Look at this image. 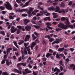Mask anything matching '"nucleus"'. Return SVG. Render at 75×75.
<instances>
[{"label": "nucleus", "mask_w": 75, "mask_h": 75, "mask_svg": "<svg viewBox=\"0 0 75 75\" xmlns=\"http://www.w3.org/2000/svg\"><path fill=\"white\" fill-rule=\"evenodd\" d=\"M47 9L50 11L54 10L55 12H58L59 10V7L56 6V8H54L53 6H52L50 7H48Z\"/></svg>", "instance_id": "nucleus-1"}, {"label": "nucleus", "mask_w": 75, "mask_h": 75, "mask_svg": "<svg viewBox=\"0 0 75 75\" xmlns=\"http://www.w3.org/2000/svg\"><path fill=\"white\" fill-rule=\"evenodd\" d=\"M5 6L7 9L9 10H11L13 9L12 6L8 2H6V4H5Z\"/></svg>", "instance_id": "nucleus-2"}, {"label": "nucleus", "mask_w": 75, "mask_h": 75, "mask_svg": "<svg viewBox=\"0 0 75 75\" xmlns=\"http://www.w3.org/2000/svg\"><path fill=\"white\" fill-rule=\"evenodd\" d=\"M58 27L59 28H62L63 30H67L68 28V26L67 25H64V24L60 23L58 25Z\"/></svg>", "instance_id": "nucleus-3"}, {"label": "nucleus", "mask_w": 75, "mask_h": 75, "mask_svg": "<svg viewBox=\"0 0 75 75\" xmlns=\"http://www.w3.org/2000/svg\"><path fill=\"white\" fill-rule=\"evenodd\" d=\"M56 41H55L52 43V45H53V44H55V43L56 44H59V42H61V41H62V38H61L59 39L58 38H57L56 39Z\"/></svg>", "instance_id": "nucleus-4"}, {"label": "nucleus", "mask_w": 75, "mask_h": 75, "mask_svg": "<svg viewBox=\"0 0 75 75\" xmlns=\"http://www.w3.org/2000/svg\"><path fill=\"white\" fill-rule=\"evenodd\" d=\"M28 11V10L26 9H23L22 10L19 9L16 10V12H20V13H22L23 11Z\"/></svg>", "instance_id": "nucleus-5"}, {"label": "nucleus", "mask_w": 75, "mask_h": 75, "mask_svg": "<svg viewBox=\"0 0 75 75\" xmlns=\"http://www.w3.org/2000/svg\"><path fill=\"white\" fill-rule=\"evenodd\" d=\"M17 31V29L15 28L14 26H13L11 29V33H14Z\"/></svg>", "instance_id": "nucleus-6"}, {"label": "nucleus", "mask_w": 75, "mask_h": 75, "mask_svg": "<svg viewBox=\"0 0 75 75\" xmlns=\"http://www.w3.org/2000/svg\"><path fill=\"white\" fill-rule=\"evenodd\" d=\"M22 65L23 67H25L27 65V63H20L17 64V67L18 66H21Z\"/></svg>", "instance_id": "nucleus-7"}, {"label": "nucleus", "mask_w": 75, "mask_h": 75, "mask_svg": "<svg viewBox=\"0 0 75 75\" xmlns=\"http://www.w3.org/2000/svg\"><path fill=\"white\" fill-rule=\"evenodd\" d=\"M30 35H27L26 36V37L24 40V41L25 42H26V41H29V40H30Z\"/></svg>", "instance_id": "nucleus-8"}, {"label": "nucleus", "mask_w": 75, "mask_h": 75, "mask_svg": "<svg viewBox=\"0 0 75 75\" xmlns=\"http://www.w3.org/2000/svg\"><path fill=\"white\" fill-rule=\"evenodd\" d=\"M25 29L27 30V31H30L31 29V27L30 26L27 25L25 27Z\"/></svg>", "instance_id": "nucleus-9"}, {"label": "nucleus", "mask_w": 75, "mask_h": 75, "mask_svg": "<svg viewBox=\"0 0 75 75\" xmlns=\"http://www.w3.org/2000/svg\"><path fill=\"white\" fill-rule=\"evenodd\" d=\"M59 0H54V1H51V0H49L47 1V2L48 3H50V5L51 4H52L53 2L58 1Z\"/></svg>", "instance_id": "nucleus-10"}, {"label": "nucleus", "mask_w": 75, "mask_h": 75, "mask_svg": "<svg viewBox=\"0 0 75 75\" xmlns=\"http://www.w3.org/2000/svg\"><path fill=\"white\" fill-rule=\"evenodd\" d=\"M13 71L14 72H15V73H17L18 74H22V72H20L19 70L16 69H14Z\"/></svg>", "instance_id": "nucleus-11"}, {"label": "nucleus", "mask_w": 75, "mask_h": 75, "mask_svg": "<svg viewBox=\"0 0 75 75\" xmlns=\"http://www.w3.org/2000/svg\"><path fill=\"white\" fill-rule=\"evenodd\" d=\"M12 50V48L11 47H10L8 48L6 50V54H7V55L8 54V52L10 53V51Z\"/></svg>", "instance_id": "nucleus-12"}, {"label": "nucleus", "mask_w": 75, "mask_h": 75, "mask_svg": "<svg viewBox=\"0 0 75 75\" xmlns=\"http://www.w3.org/2000/svg\"><path fill=\"white\" fill-rule=\"evenodd\" d=\"M27 48H24L23 50V52L22 53V54H24L25 55H27Z\"/></svg>", "instance_id": "nucleus-13"}, {"label": "nucleus", "mask_w": 75, "mask_h": 75, "mask_svg": "<svg viewBox=\"0 0 75 75\" xmlns=\"http://www.w3.org/2000/svg\"><path fill=\"white\" fill-rule=\"evenodd\" d=\"M36 43H35L34 42H33L31 46V47L32 50H33V47L35 46V45H36Z\"/></svg>", "instance_id": "nucleus-14"}, {"label": "nucleus", "mask_w": 75, "mask_h": 75, "mask_svg": "<svg viewBox=\"0 0 75 75\" xmlns=\"http://www.w3.org/2000/svg\"><path fill=\"white\" fill-rule=\"evenodd\" d=\"M30 22V21L28 20L27 19H25L24 20V24L25 25H26L28 23Z\"/></svg>", "instance_id": "nucleus-15"}, {"label": "nucleus", "mask_w": 75, "mask_h": 75, "mask_svg": "<svg viewBox=\"0 0 75 75\" xmlns=\"http://www.w3.org/2000/svg\"><path fill=\"white\" fill-rule=\"evenodd\" d=\"M40 11V13L41 14H46V13H48V11H47V10H45L44 11Z\"/></svg>", "instance_id": "nucleus-16"}, {"label": "nucleus", "mask_w": 75, "mask_h": 75, "mask_svg": "<svg viewBox=\"0 0 75 75\" xmlns=\"http://www.w3.org/2000/svg\"><path fill=\"white\" fill-rule=\"evenodd\" d=\"M24 45L25 47V48H27V49H28V48H30V46H28V47H27V43L25 42L24 43Z\"/></svg>", "instance_id": "nucleus-17"}, {"label": "nucleus", "mask_w": 75, "mask_h": 75, "mask_svg": "<svg viewBox=\"0 0 75 75\" xmlns=\"http://www.w3.org/2000/svg\"><path fill=\"white\" fill-rule=\"evenodd\" d=\"M64 47H62L61 48H59L58 49V51L60 52H62L64 51Z\"/></svg>", "instance_id": "nucleus-18"}, {"label": "nucleus", "mask_w": 75, "mask_h": 75, "mask_svg": "<svg viewBox=\"0 0 75 75\" xmlns=\"http://www.w3.org/2000/svg\"><path fill=\"white\" fill-rule=\"evenodd\" d=\"M25 72L27 74L28 73H31V71H28V69H26L25 70Z\"/></svg>", "instance_id": "nucleus-19"}, {"label": "nucleus", "mask_w": 75, "mask_h": 75, "mask_svg": "<svg viewBox=\"0 0 75 75\" xmlns=\"http://www.w3.org/2000/svg\"><path fill=\"white\" fill-rule=\"evenodd\" d=\"M51 55H52V54L50 53H48L47 54L46 57L47 58H48Z\"/></svg>", "instance_id": "nucleus-20"}, {"label": "nucleus", "mask_w": 75, "mask_h": 75, "mask_svg": "<svg viewBox=\"0 0 75 75\" xmlns=\"http://www.w3.org/2000/svg\"><path fill=\"white\" fill-rule=\"evenodd\" d=\"M44 21H47V20H49V21H50V17H46L44 19Z\"/></svg>", "instance_id": "nucleus-21"}, {"label": "nucleus", "mask_w": 75, "mask_h": 75, "mask_svg": "<svg viewBox=\"0 0 75 75\" xmlns=\"http://www.w3.org/2000/svg\"><path fill=\"white\" fill-rule=\"evenodd\" d=\"M19 41H20V42H19L18 43L19 45H21V44H22L23 43H24V41L21 40H20Z\"/></svg>", "instance_id": "nucleus-22"}, {"label": "nucleus", "mask_w": 75, "mask_h": 75, "mask_svg": "<svg viewBox=\"0 0 75 75\" xmlns=\"http://www.w3.org/2000/svg\"><path fill=\"white\" fill-rule=\"evenodd\" d=\"M62 12H63V14H64V13H65V10L64 9H62V11H59V13H61Z\"/></svg>", "instance_id": "nucleus-23"}, {"label": "nucleus", "mask_w": 75, "mask_h": 75, "mask_svg": "<svg viewBox=\"0 0 75 75\" xmlns=\"http://www.w3.org/2000/svg\"><path fill=\"white\" fill-rule=\"evenodd\" d=\"M13 43L16 46V47L17 48H18V45H17V42L14 41L13 42Z\"/></svg>", "instance_id": "nucleus-24"}, {"label": "nucleus", "mask_w": 75, "mask_h": 75, "mask_svg": "<svg viewBox=\"0 0 75 75\" xmlns=\"http://www.w3.org/2000/svg\"><path fill=\"white\" fill-rule=\"evenodd\" d=\"M18 69L19 71V72H21V70H22V67H21L19 66H18Z\"/></svg>", "instance_id": "nucleus-25"}, {"label": "nucleus", "mask_w": 75, "mask_h": 75, "mask_svg": "<svg viewBox=\"0 0 75 75\" xmlns=\"http://www.w3.org/2000/svg\"><path fill=\"white\" fill-rule=\"evenodd\" d=\"M33 26L36 29H38L40 28V27L38 25H33Z\"/></svg>", "instance_id": "nucleus-26"}, {"label": "nucleus", "mask_w": 75, "mask_h": 75, "mask_svg": "<svg viewBox=\"0 0 75 75\" xmlns=\"http://www.w3.org/2000/svg\"><path fill=\"white\" fill-rule=\"evenodd\" d=\"M6 59H3L1 62V64H4L6 63Z\"/></svg>", "instance_id": "nucleus-27"}, {"label": "nucleus", "mask_w": 75, "mask_h": 75, "mask_svg": "<svg viewBox=\"0 0 75 75\" xmlns=\"http://www.w3.org/2000/svg\"><path fill=\"white\" fill-rule=\"evenodd\" d=\"M27 51L28 52V54H29V55H31L32 54V53H31V52L30 51V48H29L28 49Z\"/></svg>", "instance_id": "nucleus-28"}, {"label": "nucleus", "mask_w": 75, "mask_h": 75, "mask_svg": "<svg viewBox=\"0 0 75 75\" xmlns=\"http://www.w3.org/2000/svg\"><path fill=\"white\" fill-rule=\"evenodd\" d=\"M45 38H48V39H51V37L49 35H45Z\"/></svg>", "instance_id": "nucleus-29"}, {"label": "nucleus", "mask_w": 75, "mask_h": 75, "mask_svg": "<svg viewBox=\"0 0 75 75\" xmlns=\"http://www.w3.org/2000/svg\"><path fill=\"white\" fill-rule=\"evenodd\" d=\"M56 31H57V32H58L59 31H61L62 30V28H56L55 30Z\"/></svg>", "instance_id": "nucleus-30"}, {"label": "nucleus", "mask_w": 75, "mask_h": 75, "mask_svg": "<svg viewBox=\"0 0 75 75\" xmlns=\"http://www.w3.org/2000/svg\"><path fill=\"white\" fill-rule=\"evenodd\" d=\"M52 14H53V16H53L54 18H56L57 17V16H55V15H57V14H56V13H52Z\"/></svg>", "instance_id": "nucleus-31"}, {"label": "nucleus", "mask_w": 75, "mask_h": 75, "mask_svg": "<svg viewBox=\"0 0 75 75\" xmlns=\"http://www.w3.org/2000/svg\"><path fill=\"white\" fill-rule=\"evenodd\" d=\"M17 50H18V49H17V48H16V47H13V51H17Z\"/></svg>", "instance_id": "nucleus-32"}, {"label": "nucleus", "mask_w": 75, "mask_h": 75, "mask_svg": "<svg viewBox=\"0 0 75 75\" xmlns=\"http://www.w3.org/2000/svg\"><path fill=\"white\" fill-rule=\"evenodd\" d=\"M2 74L3 75H8V73L6 71H5L2 72Z\"/></svg>", "instance_id": "nucleus-33"}, {"label": "nucleus", "mask_w": 75, "mask_h": 75, "mask_svg": "<svg viewBox=\"0 0 75 75\" xmlns=\"http://www.w3.org/2000/svg\"><path fill=\"white\" fill-rule=\"evenodd\" d=\"M29 61H31V57H29L28 59L27 62H29Z\"/></svg>", "instance_id": "nucleus-34"}, {"label": "nucleus", "mask_w": 75, "mask_h": 75, "mask_svg": "<svg viewBox=\"0 0 75 75\" xmlns=\"http://www.w3.org/2000/svg\"><path fill=\"white\" fill-rule=\"evenodd\" d=\"M1 34H2L4 36L5 35V33H4V31H1Z\"/></svg>", "instance_id": "nucleus-35"}, {"label": "nucleus", "mask_w": 75, "mask_h": 75, "mask_svg": "<svg viewBox=\"0 0 75 75\" xmlns=\"http://www.w3.org/2000/svg\"><path fill=\"white\" fill-rule=\"evenodd\" d=\"M46 25L47 26H51V24L49 22H47L46 23Z\"/></svg>", "instance_id": "nucleus-36"}, {"label": "nucleus", "mask_w": 75, "mask_h": 75, "mask_svg": "<svg viewBox=\"0 0 75 75\" xmlns=\"http://www.w3.org/2000/svg\"><path fill=\"white\" fill-rule=\"evenodd\" d=\"M38 7L39 9L41 10H42V11H43V8H41V7L40 6H38Z\"/></svg>", "instance_id": "nucleus-37"}, {"label": "nucleus", "mask_w": 75, "mask_h": 75, "mask_svg": "<svg viewBox=\"0 0 75 75\" xmlns=\"http://www.w3.org/2000/svg\"><path fill=\"white\" fill-rule=\"evenodd\" d=\"M4 7L1 6H0V9H1V10H4Z\"/></svg>", "instance_id": "nucleus-38"}, {"label": "nucleus", "mask_w": 75, "mask_h": 75, "mask_svg": "<svg viewBox=\"0 0 75 75\" xmlns=\"http://www.w3.org/2000/svg\"><path fill=\"white\" fill-rule=\"evenodd\" d=\"M70 27V28L73 29V25H69L67 26V28Z\"/></svg>", "instance_id": "nucleus-39"}, {"label": "nucleus", "mask_w": 75, "mask_h": 75, "mask_svg": "<svg viewBox=\"0 0 75 75\" xmlns=\"http://www.w3.org/2000/svg\"><path fill=\"white\" fill-rule=\"evenodd\" d=\"M30 2L29 1H28V2H27L25 3V5H26V6H28V4Z\"/></svg>", "instance_id": "nucleus-40"}, {"label": "nucleus", "mask_w": 75, "mask_h": 75, "mask_svg": "<svg viewBox=\"0 0 75 75\" xmlns=\"http://www.w3.org/2000/svg\"><path fill=\"white\" fill-rule=\"evenodd\" d=\"M66 20V18L65 17H63L61 18V20L62 21H65Z\"/></svg>", "instance_id": "nucleus-41"}, {"label": "nucleus", "mask_w": 75, "mask_h": 75, "mask_svg": "<svg viewBox=\"0 0 75 75\" xmlns=\"http://www.w3.org/2000/svg\"><path fill=\"white\" fill-rule=\"evenodd\" d=\"M43 14H40V13H37L36 15L37 17H38V16H43Z\"/></svg>", "instance_id": "nucleus-42"}, {"label": "nucleus", "mask_w": 75, "mask_h": 75, "mask_svg": "<svg viewBox=\"0 0 75 75\" xmlns=\"http://www.w3.org/2000/svg\"><path fill=\"white\" fill-rule=\"evenodd\" d=\"M49 41H50V42H52L53 41H54V39H53V38H50V39L49 40Z\"/></svg>", "instance_id": "nucleus-43"}, {"label": "nucleus", "mask_w": 75, "mask_h": 75, "mask_svg": "<svg viewBox=\"0 0 75 75\" xmlns=\"http://www.w3.org/2000/svg\"><path fill=\"white\" fill-rule=\"evenodd\" d=\"M59 54H58L57 53L56 54V58H59V59L60 58V57H59Z\"/></svg>", "instance_id": "nucleus-44"}, {"label": "nucleus", "mask_w": 75, "mask_h": 75, "mask_svg": "<svg viewBox=\"0 0 75 75\" xmlns=\"http://www.w3.org/2000/svg\"><path fill=\"white\" fill-rule=\"evenodd\" d=\"M65 23L67 25H69V21H66Z\"/></svg>", "instance_id": "nucleus-45"}, {"label": "nucleus", "mask_w": 75, "mask_h": 75, "mask_svg": "<svg viewBox=\"0 0 75 75\" xmlns=\"http://www.w3.org/2000/svg\"><path fill=\"white\" fill-rule=\"evenodd\" d=\"M42 44H45V45H46V42L44 40H43L42 42Z\"/></svg>", "instance_id": "nucleus-46"}, {"label": "nucleus", "mask_w": 75, "mask_h": 75, "mask_svg": "<svg viewBox=\"0 0 75 75\" xmlns=\"http://www.w3.org/2000/svg\"><path fill=\"white\" fill-rule=\"evenodd\" d=\"M61 7H65V4L63 3H62L61 4Z\"/></svg>", "instance_id": "nucleus-47"}, {"label": "nucleus", "mask_w": 75, "mask_h": 75, "mask_svg": "<svg viewBox=\"0 0 75 75\" xmlns=\"http://www.w3.org/2000/svg\"><path fill=\"white\" fill-rule=\"evenodd\" d=\"M60 69L61 71H62V70H63V67L61 66H60Z\"/></svg>", "instance_id": "nucleus-48"}, {"label": "nucleus", "mask_w": 75, "mask_h": 75, "mask_svg": "<svg viewBox=\"0 0 75 75\" xmlns=\"http://www.w3.org/2000/svg\"><path fill=\"white\" fill-rule=\"evenodd\" d=\"M9 18L11 20H13V19H14V18H13V16H12L11 15L9 16Z\"/></svg>", "instance_id": "nucleus-49"}, {"label": "nucleus", "mask_w": 75, "mask_h": 75, "mask_svg": "<svg viewBox=\"0 0 75 75\" xmlns=\"http://www.w3.org/2000/svg\"><path fill=\"white\" fill-rule=\"evenodd\" d=\"M23 17H27V15L26 14L24 13L22 14V15Z\"/></svg>", "instance_id": "nucleus-50"}, {"label": "nucleus", "mask_w": 75, "mask_h": 75, "mask_svg": "<svg viewBox=\"0 0 75 75\" xmlns=\"http://www.w3.org/2000/svg\"><path fill=\"white\" fill-rule=\"evenodd\" d=\"M47 28H49V30H52V28L50 26H47Z\"/></svg>", "instance_id": "nucleus-51"}, {"label": "nucleus", "mask_w": 75, "mask_h": 75, "mask_svg": "<svg viewBox=\"0 0 75 75\" xmlns=\"http://www.w3.org/2000/svg\"><path fill=\"white\" fill-rule=\"evenodd\" d=\"M35 43H39L40 41H39L38 39H37L35 40Z\"/></svg>", "instance_id": "nucleus-52"}, {"label": "nucleus", "mask_w": 75, "mask_h": 75, "mask_svg": "<svg viewBox=\"0 0 75 75\" xmlns=\"http://www.w3.org/2000/svg\"><path fill=\"white\" fill-rule=\"evenodd\" d=\"M39 66L40 67H42V66H43V64L42 63H40L39 64Z\"/></svg>", "instance_id": "nucleus-53"}, {"label": "nucleus", "mask_w": 75, "mask_h": 75, "mask_svg": "<svg viewBox=\"0 0 75 75\" xmlns=\"http://www.w3.org/2000/svg\"><path fill=\"white\" fill-rule=\"evenodd\" d=\"M6 13V11H2V14H5Z\"/></svg>", "instance_id": "nucleus-54"}, {"label": "nucleus", "mask_w": 75, "mask_h": 75, "mask_svg": "<svg viewBox=\"0 0 75 75\" xmlns=\"http://www.w3.org/2000/svg\"><path fill=\"white\" fill-rule=\"evenodd\" d=\"M59 56H61L62 57H63L64 56V54H59Z\"/></svg>", "instance_id": "nucleus-55"}, {"label": "nucleus", "mask_w": 75, "mask_h": 75, "mask_svg": "<svg viewBox=\"0 0 75 75\" xmlns=\"http://www.w3.org/2000/svg\"><path fill=\"white\" fill-rule=\"evenodd\" d=\"M29 17H31V16L32 17L33 15L31 13H28Z\"/></svg>", "instance_id": "nucleus-56"}, {"label": "nucleus", "mask_w": 75, "mask_h": 75, "mask_svg": "<svg viewBox=\"0 0 75 75\" xmlns=\"http://www.w3.org/2000/svg\"><path fill=\"white\" fill-rule=\"evenodd\" d=\"M34 10V8H30L29 10H30L32 12H33V11Z\"/></svg>", "instance_id": "nucleus-57"}, {"label": "nucleus", "mask_w": 75, "mask_h": 75, "mask_svg": "<svg viewBox=\"0 0 75 75\" xmlns=\"http://www.w3.org/2000/svg\"><path fill=\"white\" fill-rule=\"evenodd\" d=\"M11 38H12V39H14V37L13 35H11Z\"/></svg>", "instance_id": "nucleus-58"}, {"label": "nucleus", "mask_w": 75, "mask_h": 75, "mask_svg": "<svg viewBox=\"0 0 75 75\" xmlns=\"http://www.w3.org/2000/svg\"><path fill=\"white\" fill-rule=\"evenodd\" d=\"M33 20L34 21L37 20V17H34L33 18Z\"/></svg>", "instance_id": "nucleus-59"}, {"label": "nucleus", "mask_w": 75, "mask_h": 75, "mask_svg": "<svg viewBox=\"0 0 75 75\" xmlns=\"http://www.w3.org/2000/svg\"><path fill=\"white\" fill-rule=\"evenodd\" d=\"M38 46L36 45L35 46V50H36V51H38Z\"/></svg>", "instance_id": "nucleus-60"}, {"label": "nucleus", "mask_w": 75, "mask_h": 75, "mask_svg": "<svg viewBox=\"0 0 75 75\" xmlns=\"http://www.w3.org/2000/svg\"><path fill=\"white\" fill-rule=\"evenodd\" d=\"M17 27L18 28H19V29H21V28H22L21 26H18Z\"/></svg>", "instance_id": "nucleus-61"}, {"label": "nucleus", "mask_w": 75, "mask_h": 75, "mask_svg": "<svg viewBox=\"0 0 75 75\" xmlns=\"http://www.w3.org/2000/svg\"><path fill=\"white\" fill-rule=\"evenodd\" d=\"M49 52H50V53H52V52H53V51H52V50L51 49H50L49 50Z\"/></svg>", "instance_id": "nucleus-62"}, {"label": "nucleus", "mask_w": 75, "mask_h": 75, "mask_svg": "<svg viewBox=\"0 0 75 75\" xmlns=\"http://www.w3.org/2000/svg\"><path fill=\"white\" fill-rule=\"evenodd\" d=\"M20 18H17L16 19V20L17 21V22H19V21H20Z\"/></svg>", "instance_id": "nucleus-63"}, {"label": "nucleus", "mask_w": 75, "mask_h": 75, "mask_svg": "<svg viewBox=\"0 0 75 75\" xmlns=\"http://www.w3.org/2000/svg\"><path fill=\"white\" fill-rule=\"evenodd\" d=\"M72 2L70 1V2H69V3L68 4H69V6H71V5H72Z\"/></svg>", "instance_id": "nucleus-64"}]
</instances>
